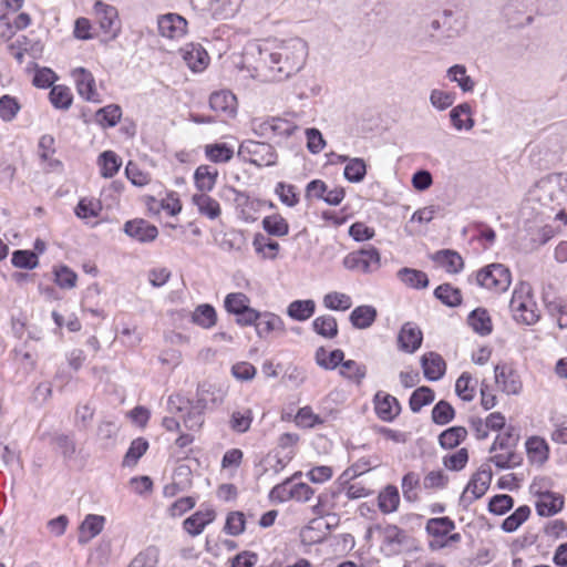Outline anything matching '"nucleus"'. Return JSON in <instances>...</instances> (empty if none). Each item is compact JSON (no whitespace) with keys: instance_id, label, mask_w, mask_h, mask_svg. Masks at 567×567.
<instances>
[{"instance_id":"nucleus-1","label":"nucleus","mask_w":567,"mask_h":567,"mask_svg":"<svg viewBox=\"0 0 567 567\" xmlns=\"http://www.w3.org/2000/svg\"><path fill=\"white\" fill-rule=\"evenodd\" d=\"M260 61L272 73V78L281 81L299 72L308 56V45L300 38L287 41L275 52L259 50Z\"/></svg>"},{"instance_id":"nucleus-2","label":"nucleus","mask_w":567,"mask_h":567,"mask_svg":"<svg viewBox=\"0 0 567 567\" xmlns=\"http://www.w3.org/2000/svg\"><path fill=\"white\" fill-rule=\"evenodd\" d=\"M529 200L538 203L540 213H555V219H567V175L553 173L542 177L529 190Z\"/></svg>"},{"instance_id":"nucleus-3","label":"nucleus","mask_w":567,"mask_h":567,"mask_svg":"<svg viewBox=\"0 0 567 567\" xmlns=\"http://www.w3.org/2000/svg\"><path fill=\"white\" fill-rule=\"evenodd\" d=\"M509 308L517 322L532 326L539 320V313L537 312L536 303L533 301L529 285L522 284L519 289L514 290Z\"/></svg>"},{"instance_id":"nucleus-4","label":"nucleus","mask_w":567,"mask_h":567,"mask_svg":"<svg viewBox=\"0 0 567 567\" xmlns=\"http://www.w3.org/2000/svg\"><path fill=\"white\" fill-rule=\"evenodd\" d=\"M237 155L244 162H248L257 167L274 166L278 157L272 145L251 140L244 141L239 145Z\"/></svg>"},{"instance_id":"nucleus-5","label":"nucleus","mask_w":567,"mask_h":567,"mask_svg":"<svg viewBox=\"0 0 567 567\" xmlns=\"http://www.w3.org/2000/svg\"><path fill=\"white\" fill-rule=\"evenodd\" d=\"M168 406L171 410L182 411L187 408L188 411L184 415L183 421L189 431H199L205 422V411L208 409L202 400H184L181 395H171L168 398Z\"/></svg>"},{"instance_id":"nucleus-6","label":"nucleus","mask_w":567,"mask_h":567,"mask_svg":"<svg viewBox=\"0 0 567 567\" xmlns=\"http://www.w3.org/2000/svg\"><path fill=\"white\" fill-rule=\"evenodd\" d=\"M343 266L363 274L374 272L381 267L380 251L372 245L354 250L343 258Z\"/></svg>"},{"instance_id":"nucleus-7","label":"nucleus","mask_w":567,"mask_h":567,"mask_svg":"<svg viewBox=\"0 0 567 567\" xmlns=\"http://www.w3.org/2000/svg\"><path fill=\"white\" fill-rule=\"evenodd\" d=\"M476 284L486 289L505 291L512 281L509 269L503 264H491L475 274Z\"/></svg>"},{"instance_id":"nucleus-8","label":"nucleus","mask_w":567,"mask_h":567,"mask_svg":"<svg viewBox=\"0 0 567 567\" xmlns=\"http://www.w3.org/2000/svg\"><path fill=\"white\" fill-rule=\"evenodd\" d=\"M493 473L489 466H481L471 477L462 495L460 496L458 504L463 509L476 499L481 498L488 489L492 482Z\"/></svg>"},{"instance_id":"nucleus-9","label":"nucleus","mask_w":567,"mask_h":567,"mask_svg":"<svg viewBox=\"0 0 567 567\" xmlns=\"http://www.w3.org/2000/svg\"><path fill=\"white\" fill-rule=\"evenodd\" d=\"M537 0H508L504 8V14L508 21L515 25L533 22V13L536 9Z\"/></svg>"},{"instance_id":"nucleus-10","label":"nucleus","mask_w":567,"mask_h":567,"mask_svg":"<svg viewBox=\"0 0 567 567\" xmlns=\"http://www.w3.org/2000/svg\"><path fill=\"white\" fill-rule=\"evenodd\" d=\"M495 381L501 390L508 395L520 393L523 384L518 372L506 363H498L494 368Z\"/></svg>"},{"instance_id":"nucleus-11","label":"nucleus","mask_w":567,"mask_h":567,"mask_svg":"<svg viewBox=\"0 0 567 567\" xmlns=\"http://www.w3.org/2000/svg\"><path fill=\"white\" fill-rule=\"evenodd\" d=\"M123 231L141 244L153 243L158 236L157 227L143 218L127 220L123 226Z\"/></svg>"},{"instance_id":"nucleus-12","label":"nucleus","mask_w":567,"mask_h":567,"mask_svg":"<svg viewBox=\"0 0 567 567\" xmlns=\"http://www.w3.org/2000/svg\"><path fill=\"white\" fill-rule=\"evenodd\" d=\"M94 10L99 17V24L103 32L111 34V39H115L121 30L118 12L114 6L96 1Z\"/></svg>"},{"instance_id":"nucleus-13","label":"nucleus","mask_w":567,"mask_h":567,"mask_svg":"<svg viewBox=\"0 0 567 567\" xmlns=\"http://www.w3.org/2000/svg\"><path fill=\"white\" fill-rule=\"evenodd\" d=\"M228 190L234 194L233 200L238 216L245 221H255L252 213L262 207V204L266 203L265 199L250 198L246 192L238 190L233 186L228 187Z\"/></svg>"},{"instance_id":"nucleus-14","label":"nucleus","mask_w":567,"mask_h":567,"mask_svg":"<svg viewBox=\"0 0 567 567\" xmlns=\"http://www.w3.org/2000/svg\"><path fill=\"white\" fill-rule=\"evenodd\" d=\"M373 404L377 416L384 422L394 421L401 412L399 400L383 391H378L374 394Z\"/></svg>"},{"instance_id":"nucleus-15","label":"nucleus","mask_w":567,"mask_h":567,"mask_svg":"<svg viewBox=\"0 0 567 567\" xmlns=\"http://www.w3.org/2000/svg\"><path fill=\"white\" fill-rule=\"evenodd\" d=\"M41 439H48L52 450L59 453L64 461L74 458L76 454V442L73 434L52 432L42 434Z\"/></svg>"},{"instance_id":"nucleus-16","label":"nucleus","mask_w":567,"mask_h":567,"mask_svg":"<svg viewBox=\"0 0 567 567\" xmlns=\"http://www.w3.org/2000/svg\"><path fill=\"white\" fill-rule=\"evenodd\" d=\"M423 333L413 322H405L398 334L399 349L406 353H414L422 344Z\"/></svg>"},{"instance_id":"nucleus-17","label":"nucleus","mask_w":567,"mask_h":567,"mask_svg":"<svg viewBox=\"0 0 567 567\" xmlns=\"http://www.w3.org/2000/svg\"><path fill=\"white\" fill-rule=\"evenodd\" d=\"M157 25L162 37L178 39L186 33L187 20L177 13H167L158 19Z\"/></svg>"},{"instance_id":"nucleus-18","label":"nucleus","mask_w":567,"mask_h":567,"mask_svg":"<svg viewBox=\"0 0 567 567\" xmlns=\"http://www.w3.org/2000/svg\"><path fill=\"white\" fill-rule=\"evenodd\" d=\"M536 512L542 517H550L564 508L565 498L561 494L551 491L537 493Z\"/></svg>"},{"instance_id":"nucleus-19","label":"nucleus","mask_w":567,"mask_h":567,"mask_svg":"<svg viewBox=\"0 0 567 567\" xmlns=\"http://www.w3.org/2000/svg\"><path fill=\"white\" fill-rule=\"evenodd\" d=\"M73 75L75 76L79 95L89 102H100V95L95 89L93 74L84 68H78L74 70Z\"/></svg>"},{"instance_id":"nucleus-20","label":"nucleus","mask_w":567,"mask_h":567,"mask_svg":"<svg viewBox=\"0 0 567 567\" xmlns=\"http://www.w3.org/2000/svg\"><path fill=\"white\" fill-rule=\"evenodd\" d=\"M209 106L216 113L234 117L237 113V99L228 90L213 92L209 96Z\"/></svg>"},{"instance_id":"nucleus-21","label":"nucleus","mask_w":567,"mask_h":567,"mask_svg":"<svg viewBox=\"0 0 567 567\" xmlns=\"http://www.w3.org/2000/svg\"><path fill=\"white\" fill-rule=\"evenodd\" d=\"M421 367L424 378L429 381H437L442 379L446 372V363L442 355L432 351L421 357Z\"/></svg>"},{"instance_id":"nucleus-22","label":"nucleus","mask_w":567,"mask_h":567,"mask_svg":"<svg viewBox=\"0 0 567 567\" xmlns=\"http://www.w3.org/2000/svg\"><path fill=\"white\" fill-rule=\"evenodd\" d=\"M256 333L260 339H267L271 332H285L284 320L269 311L260 312V318L255 324Z\"/></svg>"},{"instance_id":"nucleus-23","label":"nucleus","mask_w":567,"mask_h":567,"mask_svg":"<svg viewBox=\"0 0 567 567\" xmlns=\"http://www.w3.org/2000/svg\"><path fill=\"white\" fill-rule=\"evenodd\" d=\"M431 258L450 274H457L464 268V261L461 255L452 249L437 250Z\"/></svg>"},{"instance_id":"nucleus-24","label":"nucleus","mask_w":567,"mask_h":567,"mask_svg":"<svg viewBox=\"0 0 567 567\" xmlns=\"http://www.w3.org/2000/svg\"><path fill=\"white\" fill-rule=\"evenodd\" d=\"M467 324L480 336H488L493 331L492 318L485 308L472 310L467 317Z\"/></svg>"},{"instance_id":"nucleus-25","label":"nucleus","mask_w":567,"mask_h":567,"mask_svg":"<svg viewBox=\"0 0 567 567\" xmlns=\"http://www.w3.org/2000/svg\"><path fill=\"white\" fill-rule=\"evenodd\" d=\"M105 517L102 515L89 514L81 523L79 530V543L85 544L97 536L104 526Z\"/></svg>"},{"instance_id":"nucleus-26","label":"nucleus","mask_w":567,"mask_h":567,"mask_svg":"<svg viewBox=\"0 0 567 567\" xmlns=\"http://www.w3.org/2000/svg\"><path fill=\"white\" fill-rule=\"evenodd\" d=\"M377 317L378 311L373 306L362 305L351 311L349 320L353 328L363 330L370 328L377 320Z\"/></svg>"},{"instance_id":"nucleus-27","label":"nucleus","mask_w":567,"mask_h":567,"mask_svg":"<svg viewBox=\"0 0 567 567\" xmlns=\"http://www.w3.org/2000/svg\"><path fill=\"white\" fill-rule=\"evenodd\" d=\"M218 177V171L209 165H199L194 173V183L200 194L214 189Z\"/></svg>"},{"instance_id":"nucleus-28","label":"nucleus","mask_w":567,"mask_h":567,"mask_svg":"<svg viewBox=\"0 0 567 567\" xmlns=\"http://www.w3.org/2000/svg\"><path fill=\"white\" fill-rule=\"evenodd\" d=\"M215 517L216 513L212 508L206 509L205 512L198 511L184 520V529L193 536L199 535L206 525L212 523Z\"/></svg>"},{"instance_id":"nucleus-29","label":"nucleus","mask_w":567,"mask_h":567,"mask_svg":"<svg viewBox=\"0 0 567 567\" xmlns=\"http://www.w3.org/2000/svg\"><path fill=\"white\" fill-rule=\"evenodd\" d=\"M526 453L530 463L543 465L549 457V446L547 442L539 436H532L527 439Z\"/></svg>"},{"instance_id":"nucleus-30","label":"nucleus","mask_w":567,"mask_h":567,"mask_svg":"<svg viewBox=\"0 0 567 567\" xmlns=\"http://www.w3.org/2000/svg\"><path fill=\"white\" fill-rule=\"evenodd\" d=\"M472 109L471 105L466 102L461 103L453 107L450 112V120L452 125L457 130H466L470 131L473 128L475 122L472 118Z\"/></svg>"},{"instance_id":"nucleus-31","label":"nucleus","mask_w":567,"mask_h":567,"mask_svg":"<svg viewBox=\"0 0 567 567\" xmlns=\"http://www.w3.org/2000/svg\"><path fill=\"white\" fill-rule=\"evenodd\" d=\"M396 277L405 286L413 289H425L429 287L427 275L419 269L403 267L396 272Z\"/></svg>"},{"instance_id":"nucleus-32","label":"nucleus","mask_w":567,"mask_h":567,"mask_svg":"<svg viewBox=\"0 0 567 567\" xmlns=\"http://www.w3.org/2000/svg\"><path fill=\"white\" fill-rule=\"evenodd\" d=\"M193 204L197 207L200 215L209 219H216L220 216L221 209L219 203L207 194H194Z\"/></svg>"},{"instance_id":"nucleus-33","label":"nucleus","mask_w":567,"mask_h":567,"mask_svg":"<svg viewBox=\"0 0 567 567\" xmlns=\"http://www.w3.org/2000/svg\"><path fill=\"white\" fill-rule=\"evenodd\" d=\"M467 436V430L464 426H451L440 433L437 441L443 450H452L458 446Z\"/></svg>"},{"instance_id":"nucleus-34","label":"nucleus","mask_w":567,"mask_h":567,"mask_svg":"<svg viewBox=\"0 0 567 567\" xmlns=\"http://www.w3.org/2000/svg\"><path fill=\"white\" fill-rule=\"evenodd\" d=\"M315 359L317 364L324 370H334L339 365L342 368V363L346 361L344 352L341 349H334L327 354L323 347L316 350Z\"/></svg>"},{"instance_id":"nucleus-35","label":"nucleus","mask_w":567,"mask_h":567,"mask_svg":"<svg viewBox=\"0 0 567 567\" xmlns=\"http://www.w3.org/2000/svg\"><path fill=\"white\" fill-rule=\"evenodd\" d=\"M192 322L203 329H210L217 322V312L209 303L198 305L192 313Z\"/></svg>"},{"instance_id":"nucleus-36","label":"nucleus","mask_w":567,"mask_h":567,"mask_svg":"<svg viewBox=\"0 0 567 567\" xmlns=\"http://www.w3.org/2000/svg\"><path fill=\"white\" fill-rule=\"evenodd\" d=\"M316 302L312 299L293 300L287 308V315L296 321H306L313 316Z\"/></svg>"},{"instance_id":"nucleus-37","label":"nucleus","mask_w":567,"mask_h":567,"mask_svg":"<svg viewBox=\"0 0 567 567\" xmlns=\"http://www.w3.org/2000/svg\"><path fill=\"white\" fill-rule=\"evenodd\" d=\"M434 297L450 308L458 307L463 301L461 290L447 282L442 284L435 288Z\"/></svg>"},{"instance_id":"nucleus-38","label":"nucleus","mask_w":567,"mask_h":567,"mask_svg":"<svg viewBox=\"0 0 567 567\" xmlns=\"http://www.w3.org/2000/svg\"><path fill=\"white\" fill-rule=\"evenodd\" d=\"M183 58L194 72L203 71L209 61L207 52L200 45H192L190 49L185 50Z\"/></svg>"},{"instance_id":"nucleus-39","label":"nucleus","mask_w":567,"mask_h":567,"mask_svg":"<svg viewBox=\"0 0 567 567\" xmlns=\"http://www.w3.org/2000/svg\"><path fill=\"white\" fill-rule=\"evenodd\" d=\"M261 225L268 236L284 237L289 233V224L280 214L264 217Z\"/></svg>"},{"instance_id":"nucleus-40","label":"nucleus","mask_w":567,"mask_h":567,"mask_svg":"<svg viewBox=\"0 0 567 567\" xmlns=\"http://www.w3.org/2000/svg\"><path fill=\"white\" fill-rule=\"evenodd\" d=\"M400 504L399 489L394 485H388L378 496V506L384 514L393 513Z\"/></svg>"},{"instance_id":"nucleus-41","label":"nucleus","mask_w":567,"mask_h":567,"mask_svg":"<svg viewBox=\"0 0 567 567\" xmlns=\"http://www.w3.org/2000/svg\"><path fill=\"white\" fill-rule=\"evenodd\" d=\"M53 281L61 289H73L76 286L78 275L66 265H55L52 268Z\"/></svg>"},{"instance_id":"nucleus-42","label":"nucleus","mask_w":567,"mask_h":567,"mask_svg":"<svg viewBox=\"0 0 567 567\" xmlns=\"http://www.w3.org/2000/svg\"><path fill=\"white\" fill-rule=\"evenodd\" d=\"M252 246L257 254H262L264 258L276 259L280 245L268 236L257 233L254 236Z\"/></svg>"},{"instance_id":"nucleus-43","label":"nucleus","mask_w":567,"mask_h":567,"mask_svg":"<svg viewBox=\"0 0 567 567\" xmlns=\"http://www.w3.org/2000/svg\"><path fill=\"white\" fill-rule=\"evenodd\" d=\"M367 365L354 360H346L344 363H342V369L339 371L342 378L357 385H361L363 379L367 377Z\"/></svg>"},{"instance_id":"nucleus-44","label":"nucleus","mask_w":567,"mask_h":567,"mask_svg":"<svg viewBox=\"0 0 567 567\" xmlns=\"http://www.w3.org/2000/svg\"><path fill=\"white\" fill-rule=\"evenodd\" d=\"M99 165L101 168V175L104 178L113 177L122 165L121 157L113 151H105L99 156Z\"/></svg>"},{"instance_id":"nucleus-45","label":"nucleus","mask_w":567,"mask_h":567,"mask_svg":"<svg viewBox=\"0 0 567 567\" xmlns=\"http://www.w3.org/2000/svg\"><path fill=\"white\" fill-rule=\"evenodd\" d=\"M312 329L317 334L326 339H333L338 336V322L330 315L317 317L312 321Z\"/></svg>"},{"instance_id":"nucleus-46","label":"nucleus","mask_w":567,"mask_h":567,"mask_svg":"<svg viewBox=\"0 0 567 567\" xmlns=\"http://www.w3.org/2000/svg\"><path fill=\"white\" fill-rule=\"evenodd\" d=\"M435 399V392L426 385L415 389L410 399L409 406L413 413H417L425 405L431 404Z\"/></svg>"},{"instance_id":"nucleus-47","label":"nucleus","mask_w":567,"mask_h":567,"mask_svg":"<svg viewBox=\"0 0 567 567\" xmlns=\"http://www.w3.org/2000/svg\"><path fill=\"white\" fill-rule=\"evenodd\" d=\"M530 513L532 511L528 505H522L517 507L509 516L503 520L501 528L505 533H514L528 519Z\"/></svg>"},{"instance_id":"nucleus-48","label":"nucleus","mask_w":567,"mask_h":567,"mask_svg":"<svg viewBox=\"0 0 567 567\" xmlns=\"http://www.w3.org/2000/svg\"><path fill=\"white\" fill-rule=\"evenodd\" d=\"M122 117V109L117 104H109L95 113V121L101 126L114 127Z\"/></svg>"},{"instance_id":"nucleus-49","label":"nucleus","mask_w":567,"mask_h":567,"mask_svg":"<svg viewBox=\"0 0 567 567\" xmlns=\"http://www.w3.org/2000/svg\"><path fill=\"white\" fill-rule=\"evenodd\" d=\"M455 528V523L447 516L430 518L425 530L433 537L447 536Z\"/></svg>"},{"instance_id":"nucleus-50","label":"nucleus","mask_w":567,"mask_h":567,"mask_svg":"<svg viewBox=\"0 0 567 567\" xmlns=\"http://www.w3.org/2000/svg\"><path fill=\"white\" fill-rule=\"evenodd\" d=\"M49 99L51 104L59 110H69L73 102L72 92L65 85H53Z\"/></svg>"},{"instance_id":"nucleus-51","label":"nucleus","mask_w":567,"mask_h":567,"mask_svg":"<svg viewBox=\"0 0 567 567\" xmlns=\"http://www.w3.org/2000/svg\"><path fill=\"white\" fill-rule=\"evenodd\" d=\"M455 417V409L446 400H440L432 409L431 419L436 425H446Z\"/></svg>"},{"instance_id":"nucleus-52","label":"nucleus","mask_w":567,"mask_h":567,"mask_svg":"<svg viewBox=\"0 0 567 567\" xmlns=\"http://www.w3.org/2000/svg\"><path fill=\"white\" fill-rule=\"evenodd\" d=\"M148 441L144 437L134 439L123 458V466H134L148 450Z\"/></svg>"},{"instance_id":"nucleus-53","label":"nucleus","mask_w":567,"mask_h":567,"mask_svg":"<svg viewBox=\"0 0 567 567\" xmlns=\"http://www.w3.org/2000/svg\"><path fill=\"white\" fill-rule=\"evenodd\" d=\"M205 155L213 163H227L233 158L234 150L226 143L207 144Z\"/></svg>"},{"instance_id":"nucleus-54","label":"nucleus","mask_w":567,"mask_h":567,"mask_svg":"<svg viewBox=\"0 0 567 567\" xmlns=\"http://www.w3.org/2000/svg\"><path fill=\"white\" fill-rule=\"evenodd\" d=\"M11 264L16 268L32 270L39 265L38 254L29 249H17L12 252Z\"/></svg>"},{"instance_id":"nucleus-55","label":"nucleus","mask_w":567,"mask_h":567,"mask_svg":"<svg viewBox=\"0 0 567 567\" xmlns=\"http://www.w3.org/2000/svg\"><path fill=\"white\" fill-rule=\"evenodd\" d=\"M447 78L456 82L463 92H472L475 86L473 79L466 74V68L462 64H455L447 70Z\"/></svg>"},{"instance_id":"nucleus-56","label":"nucleus","mask_w":567,"mask_h":567,"mask_svg":"<svg viewBox=\"0 0 567 567\" xmlns=\"http://www.w3.org/2000/svg\"><path fill=\"white\" fill-rule=\"evenodd\" d=\"M192 4L200 11L210 12L216 19L227 16L228 0H190Z\"/></svg>"},{"instance_id":"nucleus-57","label":"nucleus","mask_w":567,"mask_h":567,"mask_svg":"<svg viewBox=\"0 0 567 567\" xmlns=\"http://www.w3.org/2000/svg\"><path fill=\"white\" fill-rule=\"evenodd\" d=\"M367 175V164L363 158L353 157L349 159L343 171L344 178L350 183H360Z\"/></svg>"},{"instance_id":"nucleus-58","label":"nucleus","mask_w":567,"mask_h":567,"mask_svg":"<svg viewBox=\"0 0 567 567\" xmlns=\"http://www.w3.org/2000/svg\"><path fill=\"white\" fill-rule=\"evenodd\" d=\"M250 299L244 292H230L225 297L224 308L235 317L249 307Z\"/></svg>"},{"instance_id":"nucleus-59","label":"nucleus","mask_w":567,"mask_h":567,"mask_svg":"<svg viewBox=\"0 0 567 567\" xmlns=\"http://www.w3.org/2000/svg\"><path fill=\"white\" fill-rule=\"evenodd\" d=\"M326 308L336 311H346L352 306L350 296L342 292H329L323 297Z\"/></svg>"},{"instance_id":"nucleus-60","label":"nucleus","mask_w":567,"mask_h":567,"mask_svg":"<svg viewBox=\"0 0 567 567\" xmlns=\"http://www.w3.org/2000/svg\"><path fill=\"white\" fill-rule=\"evenodd\" d=\"M21 105L17 97L4 94L0 97V117L4 122H11L19 113Z\"/></svg>"},{"instance_id":"nucleus-61","label":"nucleus","mask_w":567,"mask_h":567,"mask_svg":"<svg viewBox=\"0 0 567 567\" xmlns=\"http://www.w3.org/2000/svg\"><path fill=\"white\" fill-rule=\"evenodd\" d=\"M158 549L154 546L147 547L138 553L127 567H157Z\"/></svg>"},{"instance_id":"nucleus-62","label":"nucleus","mask_w":567,"mask_h":567,"mask_svg":"<svg viewBox=\"0 0 567 567\" xmlns=\"http://www.w3.org/2000/svg\"><path fill=\"white\" fill-rule=\"evenodd\" d=\"M514 507V498L507 494H497L488 502V512L494 515H504Z\"/></svg>"},{"instance_id":"nucleus-63","label":"nucleus","mask_w":567,"mask_h":567,"mask_svg":"<svg viewBox=\"0 0 567 567\" xmlns=\"http://www.w3.org/2000/svg\"><path fill=\"white\" fill-rule=\"evenodd\" d=\"M246 520L243 512H230L227 515L224 532L230 536H239L245 532Z\"/></svg>"},{"instance_id":"nucleus-64","label":"nucleus","mask_w":567,"mask_h":567,"mask_svg":"<svg viewBox=\"0 0 567 567\" xmlns=\"http://www.w3.org/2000/svg\"><path fill=\"white\" fill-rule=\"evenodd\" d=\"M252 422V412L246 410L244 413L239 411L233 412L229 421L230 429L236 433H246Z\"/></svg>"}]
</instances>
